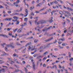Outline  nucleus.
<instances>
[{
  "label": "nucleus",
  "instance_id": "aec40b11",
  "mask_svg": "<svg viewBox=\"0 0 73 73\" xmlns=\"http://www.w3.org/2000/svg\"><path fill=\"white\" fill-rule=\"evenodd\" d=\"M31 15V16H35V14L33 12H31V13L30 14Z\"/></svg>",
  "mask_w": 73,
  "mask_h": 73
},
{
  "label": "nucleus",
  "instance_id": "6e6552de",
  "mask_svg": "<svg viewBox=\"0 0 73 73\" xmlns=\"http://www.w3.org/2000/svg\"><path fill=\"white\" fill-rule=\"evenodd\" d=\"M11 20H12V18H6L5 19V21H11Z\"/></svg>",
  "mask_w": 73,
  "mask_h": 73
},
{
  "label": "nucleus",
  "instance_id": "bf43d9fd",
  "mask_svg": "<svg viewBox=\"0 0 73 73\" xmlns=\"http://www.w3.org/2000/svg\"><path fill=\"white\" fill-rule=\"evenodd\" d=\"M45 0H43V2H42V4H44V3H45Z\"/></svg>",
  "mask_w": 73,
  "mask_h": 73
},
{
  "label": "nucleus",
  "instance_id": "13d9d810",
  "mask_svg": "<svg viewBox=\"0 0 73 73\" xmlns=\"http://www.w3.org/2000/svg\"><path fill=\"white\" fill-rule=\"evenodd\" d=\"M0 8H4V7L2 6V5H1L0 6Z\"/></svg>",
  "mask_w": 73,
  "mask_h": 73
},
{
  "label": "nucleus",
  "instance_id": "72a5a7b5",
  "mask_svg": "<svg viewBox=\"0 0 73 73\" xmlns=\"http://www.w3.org/2000/svg\"><path fill=\"white\" fill-rule=\"evenodd\" d=\"M5 43H3V44H1V45H2V46H3V47L4 48V45H5Z\"/></svg>",
  "mask_w": 73,
  "mask_h": 73
},
{
  "label": "nucleus",
  "instance_id": "4be33fe9",
  "mask_svg": "<svg viewBox=\"0 0 73 73\" xmlns=\"http://www.w3.org/2000/svg\"><path fill=\"white\" fill-rule=\"evenodd\" d=\"M24 21H28V18H25L24 19Z\"/></svg>",
  "mask_w": 73,
  "mask_h": 73
},
{
  "label": "nucleus",
  "instance_id": "9b49d317",
  "mask_svg": "<svg viewBox=\"0 0 73 73\" xmlns=\"http://www.w3.org/2000/svg\"><path fill=\"white\" fill-rule=\"evenodd\" d=\"M67 9H68V10H70V11H72V12H73V9L71 8H69V7H67Z\"/></svg>",
  "mask_w": 73,
  "mask_h": 73
},
{
  "label": "nucleus",
  "instance_id": "0e129e2a",
  "mask_svg": "<svg viewBox=\"0 0 73 73\" xmlns=\"http://www.w3.org/2000/svg\"><path fill=\"white\" fill-rule=\"evenodd\" d=\"M17 44V45H20V44L19 43L17 42H16Z\"/></svg>",
  "mask_w": 73,
  "mask_h": 73
},
{
  "label": "nucleus",
  "instance_id": "a19ab883",
  "mask_svg": "<svg viewBox=\"0 0 73 73\" xmlns=\"http://www.w3.org/2000/svg\"><path fill=\"white\" fill-rule=\"evenodd\" d=\"M19 71H20V70H19V69H18L17 70H15V72H18Z\"/></svg>",
  "mask_w": 73,
  "mask_h": 73
},
{
  "label": "nucleus",
  "instance_id": "20e7f679",
  "mask_svg": "<svg viewBox=\"0 0 73 73\" xmlns=\"http://www.w3.org/2000/svg\"><path fill=\"white\" fill-rule=\"evenodd\" d=\"M53 17H51L49 19V20L48 21L50 23H52V22H53Z\"/></svg>",
  "mask_w": 73,
  "mask_h": 73
},
{
  "label": "nucleus",
  "instance_id": "bb28decb",
  "mask_svg": "<svg viewBox=\"0 0 73 73\" xmlns=\"http://www.w3.org/2000/svg\"><path fill=\"white\" fill-rule=\"evenodd\" d=\"M42 48H43V47L42 46L38 48V50H40V49H42Z\"/></svg>",
  "mask_w": 73,
  "mask_h": 73
},
{
  "label": "nucleus",
  "instance_id": "b1692460",
  "mask_svg": "<svg viewBox=\"0 0 73 73\" xmlns=\"http://www.w3.org/2000/svg\"><path fill=\"white\" fill-rule=\"evenodd\" d=\"M1 71H2V72H5V69L2 68L1 69Z\"/></svg>",
  "mask_w": 73,
  "mask_h": 73
},
{
  "label": "nucleus",
  "instance_id": "9d476101",
  "mask_svg": "<svg viewBox=\"0 0 73 73\" xmlns=\"http://www.w3.org/2000/svg\"><path fill=\"white\" fill-rule=\"evenodd\" d=\"M49 35V33H47V32H46L44 34V35L45 36V35H47V36H48V35Z\"/></svg>",
  "mask_w": 73,
  "mask_h": 73
},
{
  "label": "nucleus",
  "instance_id": "7ed1b4c3",
  "mask_svg": "<svg viewBox=\"0 0 73 73\" xmlns=\"http://www.w3.org/2000/svg\"><path fill=\"white\" fill-rule=\"evenodd\" d=\"M33 64V70H36V65L35 64V63L34 62H33L32 63Z\"/></svg>",
  "mask_w": 73,
  "mask_h": 73
},
{
  "label": "nucleus",
  "instance_id": "3c124183",
  "mask_svg": "<svg viewBox=\"0 0 73 73\" xmlns=\"http://www.w3.org/2000/svg\"><path fill=\"white\" fill-rule=\"evenodd\" d=\"M5 50H6V51H8V48H7V47H5Z\"/></svg>",
  "mask_w": 73,
  "mask_h": 73
},
{
  "label": "nucleus",
  "instance_id": "c9c22d12",
  "mask_svg": "<svg viewBox=\"0 0 73 73\" xmlns=\"http://www.w3.org/2000/svg\"><path fill=\"white\" fill-rule=\"evenodd\" d=\"M62 58H63V57H60L58 58V60H60V59H62Z\"/></svg>",
  "mask_w": 73,
  "mask_h": 73
},
{
  "label": "nucleus",
  "instance_id": "a18cd8bd",
  "mask_svg": "<svg viewBox=\"0 0 73 73\" xmlns=\"http://www.w3.org/2000/svg\"><path fill=\"white\" fill-rule=\"evenodd\" d=\"M19 14L18 13L14 14V13H13V15H19Z\"/></svg>",
  "mask_w": 73,
  "mask_h": 73
},
{
  "label": "nucleus",
  "instance_id": "c756f323",
  "mask_svg": "<svg viewBox=\"0 0 73 73\" xmlns=\"http://www.w3.org/2000/svg\"><path fill=\"white\" fill-rule=\"evenodd\" d=\"M19 23H20V21H17V23H16V25H18V24H19Z\"/></svg>",
  "mask_w": 73,
  "mask_h": 73
},
{
  "label": "nucleus",
  "instance_id": "79ce46f5",
  "mask_svg": "<svg viewBox=\"0 0 73 73\" xmlns=\"http://www.w3.org/2000/svg\"><path fill=\"white\" fill-rule=\"evenodd\" d=\"M19 29V30H21V31H22V30L23 29V27H22L21 28Z\"/></svg>",
  "mask_w": 73,
  "mask_h": 73
},
{
  "label": "nucleus",
  "instance_id": "09e8293b",
  "mask_svg": "<svg viewBox=\"0 0 73 73\" xmlns=\"http://www.w3.org/2000/svg\"><path fill=\"white\" fill-rule=\"evenodd\" d=\"M54 3H55V4H58V3L57 1H54Z\"/></svg>",
  "mask_w": 73,
  "mask_h": 73
},
{
  "label": "nucleus",
  "instance_id": "49530a36",
  "mask_svg": "<svg viewBox=\"0 0 73 73\" xmlns=\"http://www.w3.org/2000/svg\"><path fill=\"white\" fill-rule=\"evenodd\" d=\"M59 47L60 48V49H62V48H64L63 47H61V45H59Z\"/></svg>",
  "mask_w": 73,
  "mask_h": 73
},
{
  "label": "nucleus",
  "instance_id": "39448f33",
  "mask_svg": "<svg viewBox=\"0 0 73 73\" xmlns=\"http://www.w3.org/2000/svg\"><path fill=\"white\" fill-rule=\"evenodd\" d=\"M40 22L41 24H45V23H47V21H40Z\"/></svg>",
  "mask_w": 73,
  "mask_h": 73
},
{
  "label": "nucleus",
  "instance_id": "cd10ccee",
  "mask_svg": "<svg viewBox=\"0 0 73 73\" xmlns=\"http://www.w3.org/2000/svg\"><path fill=\"white\" fill-rule=\"evenodd\" d=\"M22 32V31H21L20 30V29H19L18 31H17V32H18L19 33H21Z\"/></svg>",
  "mask_w": 73,
  "mask_h": 73
},
{
  "label": "nucleus",
  "instance_id": "473e14b6",
  "mask_svg": "<svg viewBox=\"0 0 73 73\" xmlns=\"http://www.w3.org/2000/svg\"><path fill=\"white\" fill-rule=\"evenodd\" d=\"M46 58H47V57H46V56L44 57V58H43L42 61H44V60H45V59H46Z\"/></svg>",
  "mask_w": 73,
  "mask_h": 73
},
{
  "label": "nucleus",
  "instance_id": "f8f14e48",
  "mask_svg": "<svg viewBox=\"0 0 73 73\" xmlns=\"http://www.w3.org/2000/svg\"><path fill=\"white\" fill-rule=\"evenodd\" d=\"M25 71L26 73H32L30 72H28V70L25 67Z\"/></svg>",
  "mask_w": 73,
  "mask_h": 73
},
{
  "label": "nucleus",
  "instance_id": "e433bc0d",
  "mask_svg": "<svg viewBox=\"0 0 73 73\" xmlns=\"http://www.w3.org/2000/svg\"><path fill=\"white\" fill-rule=\"evenodd\" d=\"M10 47L11 48H15V46L13 45H10Z\"/></svg>",
  "mask_w": 73,
  "mask_h": 73
},
{
  "label": "nucleus",
  "instance_id": "f704fd0d",
  "mask_svg": "<svg viewBox=\"0 0 73 73\" xmlns=\"http://www.w3.org/2000/svg\"><path fill=\"white\" fill-rule=\"evenodd\" d=\"M33 50H36V48H35V46L34 47V48H33V49H32L31 50H32V51H33Z\"/></svg>",
  "mask_w": 73,
  "mask_h": 73
},
{
  "label": "nucleus",
  "instance_id": "f3484780",
  "mask_svg": "<svg viewBox=\"0 0 73 73\" xmlns=\"http://www.w3.org/2000/svg\"><path fill=\"white\" fill-rule=\"evenodd\" d=\"M13 56L14 57H15V56H16V57H17V58H18V57H19V55H18V54H14L13 55Z\"/></svg>",
  "mask_w": 73,
  "mask_h": 73
},
{
  "label": "nucleus",
  "instance_id": "69168bd1",
  "mask_svg": "<svg viewBox=\"0 0 73 73\" xmlns=\"http://www.w3.org/2000/svg\"><path fill=\"white\" fill-rule=\"evenodd\" d=\"M58 48H54V50H58Z\"/></svg>",
  "mask_w": 73,
  "mask_h": 73
},
{
  "label": "nucleus",
  "instance_id": "5701e85b",
  "mask_svg": "<svg viewBox=\"0 0 73 73\" xmlns=\"http://www.w3.org/2000/svg\"><path fill=\"white\" fill-rule=\"evenodd\" d=\"M55 68L56 69H57V67L56 66V65H54L52 66V68L53 69H54Z\"/></svg>",
  "mask_w": 73,
  "mask_h": 73
},
{
  "label": "nucleus",
  "instance_id": "a211bd4d",
  "mask_svg": "<svg viewBox=\"0 0 73 73\" xmlns=\"http://www.w3.org/2000/svg\"><path fill=\"white\" fill-rule=\"evenodd\" d=\"M49 46H50V45L48 44L47 45L44 47V48H48V47H49Z\"/></svg>",
  "mask_w": 73,
  "mask_h": 73
},
{
  "label": "nucleus",
  "instance_id": "dca6fc26",
  "mask_svg": "<svg viewBox=\"0 0 73 73\" xmlns=\"http://www.w3.org/2000/svg\"><path fill=\"white\" fill-rule=\"evenodd\" d=\"M31 46L32 48H31ZM33 48V46L32 45H31V46H29L28 48V50H30L32 48Z\"/></svg>",
  "mask_w": 73,
  "mask_h": 73
},
{
  "label": "nucleus",
  "instance_id": "423d86ee",
  "mask_svg": "<svg viewBox=\"0 0 73 73\" xmlns=\"http://www.w3.org/2000/svg\"><path fill=\"white\" fill-rule=\"evenodd\" d=\"M42 3H39L36 5V7H41V5H42Z\"/></svg>",
  "mask_w": 73,
  "mask_h": 73
},
{
  "label": "nucleus",
  "instance_id": "2f4dec72",
  "mask_svg": "<svg viewBox=\"0 0 73 73\" xmlns=\"http://www.w3.org/2000/svg\"><path fill=\"white\" fill-rule=\"evenodd\" d=\"M64 16L65 17H66L68 18H69V16L65 14H64Z\"/></svg>",
  "mask_w": 73,
  "mask_h": 73
},
{
  "label": "nucleus",
  "instance_id": "6ab92c4d",
  "mask_svg": "<svg viewBox=\"0 0 73 73\" xmlns=\"http://www.w3.org/2000/svg\"><path fill=\"white\" fill-rule=\"evenodd\" d=\"M46 7H44L42 9H40L39 11H43V10H44V9H46Z\"/></svg>",
  "mask_w": 73,
  "mask_h": 73
},
{
  "label": "nucleus",
  "instance_id": "774afa93",
  "mask_svg": "<svg viewBox=\"0 0 73 73\" xmlns=\"http://www.w3.org/2000/svg\"><path fill=\"white\" fill-rule=\"evenodd\" d=\"M70 19L71 20H72V21H73V17H70Z\"/></svg>",
  "mask_w": 73,
  "mask_h": 73
},
{
  "label": "nucleus",
  "instance_id": "f03ea898",
  "mask_svg": "<svg viewBox=\"0 0 73 73\" xmlns=\"http://www.w3.org/2000/svg\"><path fill=\"white\" fill-rule=\"evenodd\" d=\"M53 37H52L50 38L45 40L44 41L46 42H49V41H50L52 40H53Z\"/></svg>",
  "mask_w": 73,
  "mask_h": 73
},
{
  "label": "nucleus",
  "instance_id": "2eb2a0df",
  "mask_svg": "<svg viewBox=\"0 0 73 73\" xmlns=\"http://www.w3.org/2000/svg\"><path fill=\"white\" fill-rule=\"evenodd\" d=\"M20 3V0H17V1L16 2H14V5H15V4H16V3Z\"/></svg>",
  "mask_w": 73,
  "mask_h": 73
},
{
  "label": "nucleus",
  "instance_id": "4c0bfd02",
  "mask_svg": "<svg viewBox=\"0 0 73 73\" xmlns=\"http://www.w3.org/2000/svg\"><path fill=\"white\" fill-rule=\"evenodd\" d=\"M3 54L4 55V56H6L7 55V53L5 52H3Z\"/></svg>",
  "mask_w": 73,
  "mask_h": 73
},
{
  "label": "nucleus",
  "instance_id": "680f3d73",
  "mask_svg": "<svg viewBox=\"0 0 73 73\" xmlns=\"http://www.w3.org/2000/svg\"><path fill=\"white\" fill-rule=\"evenodd\" d=\"M30 10H31V11H32V9H33L32 7H31L30 8Z\"/></svg>",
  "mask_w": 73,
  "mask_h": 73
},
{
  "label": "nucleus",
  "instance_id": "0eeeda50",
  "mask_svg": "<svg viewBox=\"0 0 73 73\" xmlns=\"http://www.w3.org/2000/svg\"><path fill=\"white\" fill-rule=\"evenodd\" d=\"M23 9V8L22 7L20 8V10H19V9H17L16 11H15V12H20V11H22V9Z\"/></svg>",
  "mask_w": 73,
  "mask_h": 73
},
{
  "label": "nucleus",
  "instance_id": "6e6d98bb",
  "mask_svg": "<svg viewBox=\"0 0 73 73\" xmlns=\"http://www.w3.org/2000/svg\"><path fill=\"white\" fill-rule=\"evenodd\" d=\"M65 13H67V14H70V13H68V11H66L65 12Z\"/></svg>",
  "mask_w": 73,
  "mask_h": 73
},
{
  "label": "nucleus",
  "instance_id": "5fc2aeb1",
  "mask_svg": "<svg viewBox=\"0 0 73 73\" xmlns=\"http://www.w3.org/2000/svg\"><path fill=\"white\" fill-rule=\"evenodd\" d=\"M23 24H24V26H25V25H27V23H23Z\"/></svg>",
  "mask_w": 73,
  "mask_h": 73
},
{
  "label": "nucleus",
  "instance_id": "4468645a",
  "mask_svg": "<svg viewBox=\"0 0 73 73\" xmlns=\"http://www.w3.org/2000/svg\"><path fill=\"white\" fill-rule=\"evenodd\" d=\"M65 38H61L59 40V41H60V40H61V41H65Z\"/></svg>",
  "mask_w": 73,
  "mask_h": 73
},
{
  "label": "nucleus",
  "instance_id": "603ef678",
  "mask_svg": "<svg viewBox=\"0 0 73 73\" xmlns=\"http://www.w3.org/2000/svg\"><path fill=\"white\" fill-rule=\"evenodd\" d=\"M39 24H41V22H40V21H39L38 22H37V25H38Z\"/></svg>",
  "mask_w": 73,
  "mask_h": 73
},
{
  "label": "nucleus",
  "instance_id": "1a4fd4ad",
  "mask_svg": "<svg viewBox=\"0 0 73 73\" xmlns=\"http://www.w3.org/2000/svg\"><path fill=\"white\" fill-rule=\"evenodd\" d=\"M56 33H54L49 35V36H52L53 35H56Z\"/></svg>",
  "mask_w": 73,
  "mask_h": 73
},
{
  "label": "nucleus",
  "instance_id": "ddd939ff",
  "mask_svg": "<svg viewBox=\"0 0 73 73\" xmlns=\"http://www.w3.org/2000/svg\"><path fill=\"white\" fill-rule=\"evenodd\" d=\"M31 44H32V42H29V43H27L25 45V47H27V46H28V45H31Z\"/></svg>",
  "mask_w": 73,
  "mask_h": 73
},
{
  "label": "nucleus",
  "instance_id": "c03bdc74",
  "mask_svg": "<svg viewBox=\"0 0 73 73\" xmlns=\"http://www.w3.org/2000/svg\"><path fill=\"white\" fill-rule=\"evenodd\" d=\"M7 12H8V13H9V14L10 13H12V12H11V11H7Z\"/></svg>",
  "mask_w": 73,
  "mask_h": 73
},
{
  "label": "nucleus",
  "instance_id": "864d4df0",
  "mask_svg": "<svg viewBox=\"0 0 73 73\" xmlns=\"http://www.w3.org/2000/svg\"><path fill=\"white\" fill-rule=\"evenodd\" d=\"M46 66V64H44L43 65V67H45Z\"/></svg>",
  "mask_w": 73,
  "mask_h": 73
},
{
  "label": "nucleus",
  "instance_id": "8fccbe9b",
  "mask_svg": "<svg viewBox=\"0 0 73 73\" xmlns=\"http://www.w3.org/2000/svg\"><path fill=\"white\" fill-rule=\"evenodd\" d=\"M22 64H25V61H22Z\"/></svg>",
  "mask_w": 73,
  "mask_h": 73
},
{
  "label": "nucleus",
  "instance_id": "37998d69",
  "mask_svg": "<svg viewBox=\"0 0 73 73\" xmlns=\"http://www.w3.org/2000/svg\"><path fill=\"white\" fill-rule=\"evenodd\" d=\"M11 22L9 23V24H8L7 25L6 27H8V26H9V25H11Z\"/></svg>",
  "mask_w": 73,
  "mask_h": 73
},
{
  "label": "nucleus",
  "instance_id": "f257e3e1",
  "mask_svg": "<svg viewBox=\"0 0 73 73\" xmlns=\"http://www.w3.org/2000/svg\"><path fill=\"white\" fill-rule=\"evenodd\" d=\"M52 28V26H50V27H49L48 28H45L43 29L42 31H43V32H45V31H48V30L50 29V28Z\"/></svg>",
  "mask_w": 73,
  "mask_h": 73
},
{
  "label": "nucleus",
  "instance_id": "7c9ffc66",
  "mask_svg": "<svg viewBox=\"0 0 73 73\" xmlns=\"http://www.w3.org/2000/svg\"><path fill=\"white\" fill-rule=\"evenodd\" d=\"M13 18L14 19H19V18L18 17H17L16 16H15V17H13Z\"/></svg>",
  "mask_w": 73,
  "mask_h": 73
},
{
  "label": "nucleus",
  "instance_id": "393cba45",
  "mask_svg": "<svg viewBox=\"0 0 73 73\" xmlns=\"http://www.w3.org/2000/svg\"><path fill=\"white\" fill-rule=\"evenodd\" d=\"M25 11L27 13H28V11L27 9H25Z\"/></svg>",
  "mask_w": 73,
  "mask_h": 73
},
{
  "label": "nucleus",
  "instance_id": "052dcab7",
  "mask_svg": "<svg viewBox=\"0 0 73 73\" xmlns=\"http://www.w3.org/2000/svg\"><path fill=\"white\" fill-rule=\"evenodd\" d=\"M16 63H17L18 64H21V63H20V62L17 61L16 62Z\"/></svg>",
  "mask_w": 73,
  "mask_h": 73
},
{
  "label": "nucleus",
  "instance_id": "de8ad7c7",
  "mask_svg": "<svg viewBox=\"0 0 73 73\" xmlns=\"http://www.w3.org/2000/svg\"><path fill=\"white\" fill-rule=\"evenodd\" d=\"M56 42H57V40H55V41L53 42V43L54 44H56Z\"/></svg>",
  "mask_w": 73,
  "mask_h": 73
},
{
  "label": "nucleus",
  "instance_id": "412c9836",
  "mask_svg": "<svg viewBox=\"0 0 73 73\" xmlns=\"http://www.w3.org/2000/svg\"><path fill=\"white\" fill-rule=\"evenodd\" d=\"M59 13L60 15H63V13L64 14V12L62 11H59Z\"/></svg>",
  "mask_w": 73,
  "mask_h": 73
},
{
  "label": "nucleus",
  "instance_id": "4d7b16f0",
  "mask_svg": "<svg viewBox=\"0 0 73 73\" xmlns=\"http://www.w3.org/2000/svg\"><path fill=\"white\" fill-rule=\"evenodd\" d=\"M26 15H25V17H27V16H28V13H26L25 14Z\"/></svg>",
  "mask_w": 73,
  "mask_h": 73
},
{
  "label": "nucleus",
  "instance_id": "58836bf2",
  "mask_svg": "<svg viewBox=\"0 0 73 73\" xmlns=\"http://www.w3.org/2000/svg\"><path fill=\"white\" fill-rule=\"evenodd\" d=\"M10 45H14V44H13V42H12L10 43Z\"/></svg>",
  "mask_w": 73,
  "mask_h": 73
},
{
  "label": "nucleus",
  "instance_id": "338daca9",
  "mask_svg": "<svg viewBox=\"0 0 73 73\" xmlns=\"http://www.w3.org/2000/svg\"><path fill=\"white\" fill-rule=\"evenodd\" d=\"M58 73H60V70H58Z\"/></svg>",
  "mask_w": 73,
  "mask_h": 73
},
{
  "label": "nucleus",
  "instance_id": "a878e982",
  "mask_svg": "<svg viewBox=\"0 0 73 73\" xmlns=\"http://www.w3.org/2000/svg\"><path fill=\"white\" fill-rule=\"evenodd\" d=\"M38 40L37 39H35V40H34V42L35 43H36V42H38Z\"/></svg>",
  "mask_w": 73,
  "mask_h": 73
},
{
  "label": "nucleus",
  "instance_id": "c85d7f7f",
  "mask_svg": "<svg viewBox=\"0 0 73 73\" xmlns=\"http://www.w3.org/2000/svg\"><path fill=\"white\" fill-rule=\"evenodd\" d=\"M3 37H8L7 36V35H4V34H3Z\"/></svg>",
  "mask_w": 73,
  "mask_h": 73
},
{
  "label": "nucleus",
  "instance_id": "e2e57ef3",
  "mask_svg": "<svg viewBox=\"0 0 73 73\" xmlns=\"http://www.w3.org/2000/svg\"><path fill=\"white\" fill-rule=\"evenodd\" d=\"M15 51L16 53H19V51L17 50H15Z\"/></svg>",
  "mask_w": 73,
  "mask_h": 73
},
{
  "label": "nucleus",
  "instance_id": "ea45409f",
  "mask_svg": "<svg viewBox=\"0 0 73 73\" xmlns=\"http://www.w3.org/2000/svg\"><path fill=\"white\" fill-rule=\"evenodd\" d=\"M10 29H11V28H8L7 29V31H9Z\"/></svg>",
  "mask_w": 73,
  "mask_h": 73
}]
</instances>
